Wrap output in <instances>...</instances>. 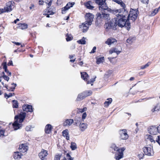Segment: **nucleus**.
I'll return each mask as SVG.
<instances>
[{
  "mask_svg": "<svg viewBox=\"0 0 160 160\" xmlns=\"http://www.w3.org/2000/svg\"><path fill=\"white\" fill-rule=\"evenodd\" d=\"M156 141L158 143V144L160 145V137L158 136V140H156Z\"/></svg>",
  "mask_w": 160,
  "mask_h": 160,
  "instance_id": "680f3d73",
  "label": "nucleus"
},
{
  "mask_svg": "<svg viewBox=\"0 0 160 160\" xmlns=\"http://www.w3.org/2000/svg\"><path fill=\"white\" fill-rule=\"evenodd\" d=\"M111 148H113L114 150L115 151H117V152L118 154V153H122L123 155V152L125 150V148H122L121 149H119L118 147H117L115 144H112Z\"/></svg>",
  "mask_w": 160,
  "mask_h": 160,
  "instance_id": "ddd939ff",
  "label": "nucleus"
},
{
  "mask_svg": "<svg viewBox=\"0 0 160 160\" xmlns=\"http://www.w3.org/2000/svg\"><path fill=\"white\" fill-rule=\"evenodd\" d=\"M48 154V152L46 150L42 149L41 152L39 153L38 156L42 160H44Z\"/></svg>",
  "mask_w": 160,
  "mask_h": 160,
  "instance_id": "4468645a",
  "label": "nucleus"
},
{
  "mask_svg": "<svg viewBox=\"0 0 160 160\" xmlns=\"http://www.w3.org/2000/svg\"><path fill=\"white\" fill-rule=\"evenodd\" d=\"M158 130L156 126H152L148 128V131L150 134L156 135L158 133Z\"/></svg>",
  "mask_w": 160,
  "mask_h": 160,
  "instance_id": "f8f14e48",
  "label": "nucleus"
},
{
  "mask_svg": "<svg viewBox=\"0 0 160 160\" xmlns=\"http://www.w3.org/2000/svg\"><path fill=\"white\" fill-rule=\"evenodd\" d=\"M18 25L19 28L22 30L26 29L28 28V25L25 23H20Z\"/></svg>",
  "mask_w": 160,
  "mask_h": 160,
  "instance_id": "c85d7f7f",
  "label": "nucleus"
},
{
  "mask_svg": "<svg viewBox=\"0 0 160 160\" xmlns=\"http://www.w3.org/2000/svg\"><path fill=\"white\" fill-rule=\"evenodd\" d=\"M3 66V68L4 70V71L7 73V75L9 76H11L12 73L10 72L7 69V65L6 62H4L2 64Z\"/></svg>",
  "mask_w": 160,
  "mask_h": 160,
  "instance_id": "aec40b11",
  "label": "nucleus"
},
{
  "mask_svg": "<svg viewBox=\"0 0 160 160\" xmlns=\"http://www.w3.org/2000/svg\"><path fill=\"white\" fill-rule=\"evenodd\" d=\"M125 6L124 8H122V9L117 10L116 11L119 12V13L117 14L118 16H120L121 17H123V18L127 19L128 18V12L127 11L125 10Z\"/></svg>",
  "mask_w": 160,
  "mask_h": 160,
  "instance_id": "39448f33",
  "label": "nucleus"
},
{
  "mask_svg": "<svg viewBox=\"0 0 160 160\" xmlns=\"http://www.w3.org/2000/svg\"><path fill=\"white\" fill-rule=\"evenodd\" d=\"M107 100H108V101H105L104 103L105 106L106 107H107L111 103L112 101V99L111 98H109L107 99Z\"/></svg>",
  "mask_w": 160,
  "mask_h": 160,
  "instance_id": "c9c22d12",
  "label": "nucleus"
},
{
  "mask_svg": "<svg viewBox=\"0 0 160 160\" xmlns=\"http://www.w3.org/2000/svg\"><path fill=\"white\" fill-rule=\"evenodd\" d=\"M14 95V93H9L8 94V98H9L10 97H11L13 96Z\"/></svg>",
  "mask_w": 160,
  "mask_h": 160,
  "instance_id": "052dcab7",
  "label": "nucleus"
},
{
  "mask_svg": "<svg viewBox=\"0 0 160 160\" xmlns=\"http://www.w3.org/2000/svg\"><path fill=\"white\" fill-rule=\"evenodd\" d=\"M91 3L92 2L90 1L87 2L85 4L87 8L90 9H93L94 7L91 5Z\"/></svg>",
  "mask_w": 160,
  "mask_h": 160,
  "instance_id": "7c9ffc66",
  "label": "nucleus"
},
{
  "mask_svg": "<svg viewBox=\"0 0 160 160\" xmlns=\"http://www.w3.org/2000/svg\"><path fill=\"white\" fill-rule=\"evenodd\" d=\"M53 0H45V2L46 3L48 4V6L50 7L52 4V3Z\"/></svg>",
  "mask_w": 160,
  "mask_h": 160,
  "instance_id": "de8ad7c7",
  "label": "nucleus"
},
{
  "mask_svg": "<svg viewBox=\"0 0 160 160\" xmlns=\"http://www.w3.org/2000/svg\"><path fill=\"white\" fill-rule=\"evenodd\" d=\"M26 115V113L25 112H21L19 115V118L22 119H24L25 118Z\"/></svg>",
  "mask_w": 160,
  "mask_h": 160,
  "instance_id": "c03bdc74",
  "label": "nucleus"
},
{
  "mask_svg": "<svg viewBox=\"0 0 160 160\" xmlns=\"http://www.w3.org/2000/svg\"><path fill=\"white\" fill-rule=\"evenodd\" d=\"M13 107V108H18V102L17 101L13 100L12 101Z\"/></svg>",
  "mask_w": 160,
  "mask_h": 160,
  "instance_id": "58836bf2",
  "label": "nucleus"
},
{
  "mask_svg": "<svg viewBox=\"0 0 160 160\" xmlns=\"http://www.w3.org/2000/svg\"><path fill=\"white\" fill-rule=\"evenodd\" d=\"M2 77L5 80H6L8 82L9 81V78L5 75L4 72H2Z\"/></svg>",
  "mask_w": 160,
  "mask_h": 160,
  "instance_id": "a19ab883",
  "label": "nucleus"
},
{
  "mask_svg": "<svg viewBox=\"0 0 160 160\" xmlns=\"http://www.w3.org/2000/svg\"><path fill=\"white\" fill-rule=\"evenodd\" d=\"M85 98V97L84 95V94H83V93L82 92L78 95V96L76 99V101H79Z\"/></svg>",
  "mask_w": 160,
  "mask_h": 160,
  "instance_id": "c756f323",
  "label": "nucleus"
},
{
  "mask_svg": "<svg viewBox=\"0 0 160 160\" xmlns=\"http://www.w3.org/2000/svg\"><path fill=\"white\" fill-rule=\"evenodd\" d=\"M72 39V37L71 34H67L66 35V39L67 41H69L71 40Z\"/></svg>",
  "mask_w": 160,
  "mask_h": 160,
  "instance_id": "37998d69",
  "label": "nucleus"
},
{
  "mask_svg": "<svg viewBox=\"0 0 160 160\" xmlns=\"http://www.w3.org/2000/svg\"><path fill=\"white\" fill-rule=\"evenodd\" d=\"M96 47H94L92 49L91 51V52H90V53H94L96 52Z\"/></svg>",
  "mask_w": 160,
  "mask_h": 160,
  "instance_id": "13d9d810",
  "label": "nucleus"
},
{
  "mask_svg": "<svg viewBox=\"0 0 160 160\" xmlns=\"http://www.w3.org/2000/svg\"><path fill=\"white\" fill-rule=\"evenodd\" d=\"M158 12V9H156L152 11L151 13L150 16H154Z\"/></svg>",
  "mask_w": 160,
  "mask_h": 160,
  "instance_id": "a18cd8bd",
  "label": "nucleus"
},
{
  "mask_svg": "<svg viewBox=\"0 0 160 160\" xmlns=\"http://www.w3.org/2000/svg\"><path fill=\"white\" fill-rule=\"evenodd\" d=\"M19 123H22L24 119H22V118H19Z\"/></svg>",
  "mask_w": 160,
  "mask_h": 160,
  "instance_id": "774afa93",
  "label": "nucleus"
},
{
  "mask_svg": "<svg viewBox=\"0 0 160 160\" xmlns=\"http://www.w3.org/2000/svg\"><path fill=\"white\" fill-rule=\"evenodd\" d=\"M143 156H144V154H139L138 155V157L140 159L142 158H143Z\"/></svg>",
  "mask_w": 160,
  "mask_h": 160,
  "instance_id": "bf43d9fd",
  "label": "nucleus"
},
{
  "mask_svg": "<svg viewBox=\"0 0 160 160\" xmlns=\"http://www.w3.org/2000/svg\"><path fill=\"white\" fill-rule=\"evenodd\" d=\"M160 110V106L157 105L152 110V111L154 112L155 111L158 112Z\"/></svg>",
  "mask_w": 160,
  "mask_h": 160,
  "instance_id": "79ce46f5",
  "label": "nucleus"
},
{
  "mask_svg": "<svg viewBox=\"0 0 160 160\" xmlns=\"http://www.w3.org/2000/svg\"><path fill=\"white\" fill-rule=\"evenodd\" d=\"M49 7H48L46 9V12H48V13H49L50 15H53L54 14L56 11V9L55 8L53 7L51 9V8L49 9Z\"/></svg>",
  "mask_w": 160,
  "mask_h": 160,
  "instance_id": "5701e85b",
  "label": "nucleus"
},
{
  "mask_svg": "<svg viewBox=\"0 0 160 160\" xmlns=\"http://www.w3.org/2000/svg\"><path fill=\"white\" fill-rule=\"evenodd\" d=\"M73 122L72 119H67L63 123V125L64 126H70Z\"/></svg>",
  "mask_w": 160,
  "mask_h": 160,
  "instance_id": "412c9836",
  "label": "nucleus"
},
{
  "mask_svg": "<svg viewBox=\"0 0 160 160\" xmlns=\"http://www.w3.org/2000/svg\"><path fill=\"white\" fill-rule=\"evenodd\" d=\"M62 134L63 136L65 137H66V139L68 140H69V133L68 132V130L67 129H66L63 131L62 132Z\"/></svg>",
  "mask_w": 160,
  "mask_h": 160,
  "instance_id": "bb28decb",
  "label": "nucleus"
},
{
  "mask_svg": "<svg viewBox=\"0 0 160 160\" xmlns=\"http://www.w3.org/2000/svg\"><path fill=\"white\" fill-rule=\"evenodd\" d=\"M123 155L122 153H118V154L116 152L115 155V158L116 160H119L123 157Z\"/></svg>",
  "mask_w": 160,
  "mask_h": 160,
  "instance_id": "cd10ccee",
  "label": "nucleus"
},
{
  "mask_svg": "<svg viewBox=\"0 0 160 160\" xmlns=\"http://www.w3.org/2000/svg\"><path fill=\"white\" fill-rule=\"evenodd\" d=\"M142 2L143 3L148 4V3L149 0H141Z\"/></svg>",
  "mask_w": 160,
  "mask_h": 160,
  "instance_id": "6e6d98bb",
  "label": "nucleus"
},
{
  "mask_svg": "<svg viewBox=\"0 0 160 160\" xmlns=\"http://www.w3.org/2000/svg\"><path fill=\"white\" fill-rule=\"evenodd\" d=\"M14 2L13 1H10L6 3V6L5 8L6 11L7 12H10L14 8Z\"/></svg>",
  "mask_w": 160,
  "mask_h": 160,
  "instance_id": "0eeeda50",
  "label": "nucleus"
},
{
  "mask_svg": "<svg viewBox=\"0 0 160 160\" xmlns=\"http://www.w3.org/2000/svg\"><path fill=\"white\" fill-rule=\"evenodd\" d=\"M2 83L3 85V87H5L6 88V89L9 91H13L15 89V87L16 86L17 84L16 83H12L11 84L12 85H14V87L10 88L8 87V85L6 84H4L3 82H2Z\"/></svg>",
  "mask_w": 160,
  "mask_h": 160,
  "instance_id": "dca6fc26",
  "label": "nucleus"
},
{
  "mask_svg": "<svg viewBox=\"0 0 160 160\" xmlns=\"http://www.w3.org/2000/svg\"><path fill=\"white\" fill-rule=\"evenodd\" d=\"M22 109L24 111L26 112H32V107L31 105H24L22 106Z\"/></svg>",
  "mask_w": 160,
  "mask_h": 160,
  "instance_id": "6ab92c4d",
  "label": "nucleus"
},
{
  "mask_svg": "<svg viewBox=\"0 0 160 160\" xmlns=\"http://www.w3.org/2000/svg\"><path fill=\"white\" fill-rule=\"evenodd\" d=\"M119 133L120 135V138L123 140H126L128 138L126 130L122 129L119 131Z\"/></svg>",
  "mask_w": 160,
  "mask_h": 160,
  "instance_id": "6e6552de",
  "label": "nucleus"
},
{
  "mask_svg": "<svg viewBox=\"0 0 160 160\" xmlns=\"http://www.w3.org/2000/svg\"><path fill=\"white\" fill-rule=\"evenodd\" d=\"M13 42V43L15 44H16L17 45H21V43L19 42Z\"/></svg>",
  "mask_w": 160,
  "mask_h": 160,
  "instance_id": "338daca9",
  "label": "nucleus"
},
{
  "mask_svg": "<svg viewBox=\"0 0 160 160\" xmlns=\"http://www.w3.org/2000/svg\"><path fill=\"white\" fill-rule=\"evenodd\" d=\"M144 153L148 156H152L153 154V151L151 147H144L143 148Z\"/></svg>",
  "mask_w": 160,
  "mask_h": 160,
  "instance_id": "1a4fd4ad",
  "label": "nucleus"
},
{
  "mask_svg": "<svg viewBox=\"0 0 160 160\" xmlns=\"http://www.w3.org/2000/svg\"><path fill=\"white\" fill-rule=\"evenodd\" d=\"M4 131L2 129H0V137L2 136H4Z\"/></svg>",
  "mask_w": 160,
  "mask_h": 160,
  "instance_id": "864d4df0",
  "label": "nucleus"
},
{
  "mask_svg": "<svg viewBox=\"0 0 160 160\" xmlns=\"http://www.w3.org/2000/svg\"><path fill=\"white\" fill-rule=\"evenodd\" d=\"M156 127L157 128V129H158V133H160V124L158 127Z\"/></svg>",
  "mask_w": 160,
  "mask_h": 160,
  "instance_id": "e2e57ef3",
  "label": "nucleus"
},
{
  "mask_svg": "<svg viewBox=\"0 0 160 160\" xmlns=\"http://www.w3.org/2000/svg\"><path fill=\"white\" fill-rule=\"evenodd\" d=\"M94 16L91 13H87L85 16V18L86 21L85 22L86 24H88V25H91L92 24V22L93 20Z\"/></svg>",
  "mask_w": 160,
  "mask_h": 160,
  "instance_id": "423d86ee",
  "label": "nucleus"
},
{
  "mask_svg": "<svg viewBox=\"0 0 160 160\" xmlns=\"http://www.w3.org/2000/svg\"><path fill=\"white\" fill-rule=\"evenodd\" d=\"M96 4L99 6L100 10L107 9L110 10V8L107 6L105 2L106 0H93Z\"/></svg>",
  "mask_w": 160,
  "mask_h": 160,
  "instance_id": "7ed1b4c3",
  "label": "nucleus"
},
{
  "mask_svg": "<svg viewBox=\"0 0 160 160\" xmlns=\"http://www.w3.org/2000/svg\"><path fill=\"white\" fill-rule=\"evenodd\" d=\"M61 156V155L59 154L56 155L55 156L54 160H60Z\"/></svg>",
  "mask_w": 160,
  "mask_h": 160,
  "instance_id": "09e8293b",
  "label": "nucleus"
},
{
  "mask_svg": "<svg viewBox=\"0 0 160 160\" xmlns=\"http://www.w3.org/2000/svg\"><path fill=\"white\" fill-rule=\"evenodd\" d=\"M113 52H115L117 53V55L118 54L121 52L122 48L121 47L118 48H112Z\"/></svg>",
  "mask_w": 160,
  "mask_h": 160,
  "instance_id": "473e14b6",
  "label": "nucleus"
},
{
  "mask_svg": "<svg viewBox=\"0 0 160 160\" xmlns=\"http://www.w3.org/2000/svg\"><path fill=\"white\" fill-rule=\"evenodd\" d=\"M70 147L72 150H75L77 148L76 143L74 142H71Z\"/></svg>",
  "mask_w": 160,
  "mask_h": 160,
  "instance_id": "4c0bfd02",
  "label": "nucleus"
},
{
  "mask_svg": "<svg viewBox=\"0 0 160 160\" xmlns=\"http://www.w3.org/2000/svg\"><path fill=\"white\" fill-rule=\"evenodd\" d=\"M104 61V57H102L101 58H100L97 59V63L98 64H99V63L103 62Z\"/></svg>",
  "mask_w": 160,
  "mask_h": 160,
  "instance_id": "ea45409f",
  "label": "nucleus"
},
{
  "mask_svg": "<svg viewBox=\"0 0 160 160\" xmlns=\"http://www.w3.org/2000/svg\"><path fill=\"white\" fill-rule=\"evenodd\" d=\"M149 64H148V63H147L146 64L142 66H141L140 68L141 69H144L147 67H148L149 66Z\"/></svg>",
  "mask_w": 160,
  "mask_h": 160,
  "instance_id": "8fccbe9b",
  "label": "nucleus"
},
{
  "mask_svg": "<svg viewBox=\"0 0 160 160\" xmlns=\"http://www.w3.org/2000/svg\"><path fill=\"white\" fill-rule=\"evenodd\" d=\"M25 129L27 131H30L31 130V127L30 126H27L26 128Z\"/></svg>",
  "mask_w": 160,
  "mask_h": 160,
  "instance_id": "5fc2aeb1",
  "label": "nucleus"
},
{
  "mask_svg": "<svg viewBox=\"0 0 160 160\" xmlns=\"http://www.w3.org/2000/svg\"><path fill=\"white\" fill-rule=\"evenodd\" d=\"M81 77L83 80L85 81H87L88 80V75L86 72H81Z\"/></svg>",
  "mask_w": 160,
  "mask_h": 160,
  "instance_id": "b1692460",
  "label": "nucleus"
},
{
  "mask_svg": "<svg viewBox=\"0 0 160 160\" xmlns=\"http://www.w3.org/2000/svg\"><path fill=\"white\" fill-rule=\"evenodd\" d=\"M82 93L85 98L91 95L92 94V92L91 91H86L83 92Z\"/></svg>",
  "mask_w": 160,
  "mask_h": 160,
  "instance_id": "2f4dec72",
  "label": "nucleus"
},
{
  "mask_svg": "<svg viewBox=\"0 0 160 160\" xmlns=\"http://www.w3.org/2000/svg\"><path fill=\"white\" fill-rule=\"evenodd\" d=\"M34 5L33 4H31V6L29 7V8L30 10L33 9L34 10Z\"/></svg>",
  "mask_w": 160,
  "mask_h": 160,
  "instance_id": "0e129e2a",
  "label": "nucleus"
},
{
  "mask_svg": "<svg viewBox=\"0 0 160 160\" xmlns=\"http://www.w3.org/2000/svg\"><path fill=\"white\" fill-rule=\"evenodd\" d=\"M28 147L24 144H22L20 145L19 149L20 152L24 153L26 152L28 150Z\"/></svg>",
  "mask_w": 160,
  "mask_h": 160,
  "instance_id": "f3484780",
  "label": "nucleus"
},
{
  "mask_svg": "<svg viewBox=\"0 0 160 160\" xmlns=\"http://www.w3.org/2000/svg\"><path fill=\"white\" fill-rule=\"evenodd\" d=\"M135 40V38L134 37H129L127 39V42L130 44H131Z\"/></svg>",
  "mask_w": 160,
  "mask_h": 160,
  "instance_id": "f704fd0d",
  "label": "nucleus"
},
{
  "mask_svg": "<svg viewBox=\"0 0 160 160\" xmlns=\"http://www.w3.org/2000/svg\"><path fill=\"white\" fill-rule=\"evenodd\" d=\"M116 23V21L114 18H112L110 22L105 23V27L107 29H112L113 30H116L117 29L118 27Z\"/></svg>",
  "mask_w": 160,
  "mask_h": 160,
  "instance_id": "20e7f679",
  "label": "nucleus"
},
{
  "mask_svg": "<svg viewBox=\"0 0 160 160\" xmlns=\"http://www.w3.org/2000/svg\"><path fill=\"white\" fill-rule=\"evenodd\" d=\"M101 11V13H97L96 14L97 19H108L109 18V15L108 13V12H111V10L110 9V10H102Z\"/></svg>",
  "mask_w": 160,
  "mask_h": 160,
  "instance_id": "f03ea898",
  "label": "nucleus"
},
{
  "mask_svg": "<svg viewBox=\"0 0 160 160\" xmlns=\"http://www.w3.org/2000/svg\"><path fill=\"white\" fill-rule=\"evenodd\" d=\"M74 4V2H68L65 7L62 8V14H65L66 13V11L69 9L71 7H72Z\"/></svg>",
  "mask_w": 160,
  "mask_h": 160,
  "instance_id": "9b49d317",
  "label": "nucleus"
},
{
  "mask_svg": "<svg viewBox=\"0 0 160 160\" xmlns=\"http://www.w3.org/2000/svg\"><path fill=\"white\" fill-rule=\"evenodd\" d=\"M148 139L151 142H153L154 143L155 142V141L153 139V138L152 136L149 135Z\"/></svg>",
  "mask_w": 160,
  "mask_h": 160,
  "instance_id": "49530a36",
  "label": "nucleus"
},
{
  "mask_svg": "<svg viewBox=\"0 0 160 160\" xmlns=\"http://www.w3.org/2000/svg\"><path fill=\"white\" fill-rule=\"evenodd\" d=\"M117 42V40L113 38H108L105 42V43L108 45H110L112 44L116 43Z\"/></svg>",
  "mask_w": 160,
  "mask_h": 160,
  "instance_id": "a211bd4d",
  "label": "nucleus"
},
{
  "mask_svg": "<svg viewBox=\"0 0 160 160\" xmlns=\"http://www.w3.org/2000/svg\"><path fill=\"white\" fill-rule=\"evenodd\" d=\"M137 12L138 11L136 10H134L132 9V10H130L127 20L126 18H123V17L116 15V17L114 18L116 21V23L117 26L121 28L125 27L128 30H129L131 28V24L129 20H132L133 22L136 20L137 17Z\"/></svg>",
  "mask_w": 160,
  "mask_h": 160,
  "instance_id": "f257e3e1",
  "label": "nucleus"
},
{
  "mask_svg": "<svg viewBox=\"0 0 160 160\" xmlns=\"http://www.w3.org/2000/svg\"><path fill=\"white\" fill-rule=\"evenodd\" d=\"M67 156L69 158L68 160H73V158L70 156V155L68 153L67 154Z\"/></svg>",
  "mask_w": 160,
  "mask_h": 160,
  "instance_id": "603ef678",
  "label": "nucleus"
},
{
  "mask_svg": "<svg viewBox=\"0 0 160 160\" xmlns=\"http://www.w3.org/2000/svg\"><path fill=\"white\" fill-rule=\"evenodd\" d=\"M8 66L13 65V63L12 61H9L8 63Z\"/></svg>",
  "mask_w": 160,
  "mask_h": 160,
  "instance_id": "69168bd1",
  "label": "nucleus"
},
{
  "mask_svg": "<svg viewBox=\"0 0 160 160\" xmlns=\"http://www.w3.org/2000/svg\"><path fill=\"white\" fill-rule=\"evenodd\" d=\"M95 81V78H92L90 80V81H89L88 82V84H91L94 81Z\"/></svg>",
  "mask_w": 160,
  "mask_h": 160,
  "instance_id": "3c124183",
  "label": "nucleus"
},
{
  "mask_svg": "<svg viewBox=\"0 0 160 160\" xmlns=\"http://www.w3.org/2000/svg\"><path fill=\"white\" fill-rule=\"evenodd\" d=\"M20 118L19 116H16L15 117V121L13 123L12 125L14 130H16L20 128L21 127V124L18 122V120Z\"/></svg>",
  "mask_w": 160,
  "mask_h": 160,
  "instance_id": "9d476101",
  "label": "nucleus"
},
{
  "mask_svg": "<svg viewBox=\"0 0 160 160\" xmlns=\"http://www.w3.org/2000/svg\"><path fill=\"white\" fill-rule=\"evenodd\" d=\"M52 127L51 125L47 124L45 127V131L46 133L49 134L51 132Z\"/></svg>",
  "mask_w": 160,
  "mask_h": 160,
  "instance_id": "4be33fe9",
  "label": "nucleus"
},
{
  "mask_svg": "<svg viewBox=\"0 0 160 160\" xmlns=\"http://www.w3.org/2000/svg\"><path fill=\"white\" fill-rule=\"evenodd\" d=\"M113 1L120 4L122 8H123L125 6V4L121 0H113Z\"/></svg>",
  "mask_w": 160,
  "mask_h": 160,
  "instance_id": "72a5a7b5",
  "label": "nucleus"
},
{
  "mask_svg": "<svg viewBox=\"0 0 160 160\" xmlns=\"http://www.w3.org/2000/svg\"><path fill=\"white\" fill-rule=\"evenodd\" d=\"M87 116V114L86 112H84L83 113L82 116V119H84L86 118Z\"/></svg>",
  "mask_w": 160,
  "mask_h": 160,
  "instance_id": "4d7b16f0",
  "label": "nucleus"
},
{
  "mask_svg": "<svg viewBox=\"0 0 160 160\" xmlns=\"http://www.w3.org/2000/svg\"><path fill=\"white\" fill-rule=\"evenodd\" d=\"M22 154L18 152H15L13 155V157L15 159H19L21 158V156Z\"/></svg>",
  "mask_w": 160,
  "mask_h": 160,
  "instance_id": "a878e982",
  "label": "nucleus"
},
{
  "mask_svg": "<svg viewBox=\"0 0 160 160\" xmlns=\"http://www.w3.org/2000/svg\"><path fill=\"white\" fill-rule=\"evenodd\" d=\"M87 128V125L84 123H80V128L82 131H84Z\"/></svg>",
  "mask_w": 160,
  "mask_h": 160,
  "instance_id": "393cba45",
  "label": "nucleus"
},
{
  "mask_svg": "<svg viewBox=\"0 0 160 160\" xmlns=\"http://www.w3.org/2000/svg\"><path fill=\"white\" fill-rule=\"evenodd\" d=\"M85 38L83 37L82 39L78 40L77 42L78 43L82 44H86V41L85 40Z\"/></svg>",
  "mask_w": 160,
  "mask_h": 160,
  "instance_id": "e433bc0d",
  "label": "nucleus"
},
{
  "mask_svg": "<svg viewBox=\"0 0 160 160\" xmlns=\"http://www.w3.org/2000/svg\"><path fill=\"white\" fill-rule=\"evenodd\" d=\"M87 26H88V24H86V22H85L80 25L79 27L82 29L83 32H85L88 31L89 28V27Z\"/></svg>",
  "mask_w": 160,
  "mask_h": 160,
  "instance_id": "2eb2a0df",
  "label": "nucleus"
}]
</instances>
